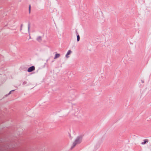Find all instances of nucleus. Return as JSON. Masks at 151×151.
<instances>
[{"label": "nucleus", "instance_id": "obj_1", "mask_svg": "<svg viewBox=\"0 0 151 151\" xmlns=\"http://www.w3.org/2000/svg\"><path fill=\"white\" fill-rule=\"evenodd\" d=\"M81 140L80 138H78L73 143V145L72 147V149L74 147L76 144L80 143L81 142Z\"/></svg>", "mask_w": 151, "mask_h": 151}, {"label": "nucleus", "instance_id": "obj_2", "mask_svg": "<svg viewBox=\"0 0 151 151\" xmlns=\"http://www.w3.org/2000/svg\"><path fill=\"white\" fill-rule=\"evenodd\" d=\"M35 70V67L34 66H32L29 68L28 70L27 71L28 72H31L34 70Z\"/></svg>", "mask_w": 151, "mask_h": 151}, {"label": "nucleus", "instance_id": "obj_3", "mask_svg": "<svg viewBox=\"0 0 151 151\" xmlns=\"http://www.w3.org/2000/svg\"><path fill=\"white\" fill-rule=\"evenodd\" d=\"M72 52V51L70 50H69L68 51L66 55L65 56L66 58H68L69 57L68 55H70L71 53Z\"/></svg>", "mask_w": 151, "mask_h": 151}, {"label": "nucleus", "instance_id": "obj_4", "mask_svg": "<svg viewBox=\"0 0 151 151\" xmlns=\"http://www.w3.org/2000/svg\"><path fill=\"white\" fill-rule=\"evenodd\" d=\"M37 40L39 42H41L42 41V37L40 36H39L37 38Z\"/></svg>", "mask_w": 151, "mask_h": 151}, {"label": "nucleus", "instance_id": "obj_5", "mask_svg": "<svg viewBox=\"0 0 151 151\" xmlns=\"http://www.w3.org/2000/svg\"><path fill=\"white\" fill-rule=\"evenodd\" d=\"M60 54H59L57 53L55 55V57L54 58V59H56L58 58H59L60 56Z\"/></svg>", "mask_w": 151, "mask_h": 151}, {"label": "nucleus", "instance_id": "obj_6", "mask_svg": "<svg viewBox=\"0 0 151 151\" xmlns=\"http://www.w3.org/2000/svg\"><path fill=\"white\" fill-rule=\"evenodd\" d=\"M144 142H142V145H144L145 144L146 142H148V140L147 139H145L144 140Z\"/></svg>", "mask_w": 151, "mask_h": 151}, {"label": "nucleus", "instance_id": "obj_7", "mask_svg": "<svg viewBox=\"0 0 151 151\" xmlns=\"http://www.w3.org/2000/svg\"><path fill=\"white\" fill-rule=\"evenodd\" d=\"M77 37V41H79L80 40V36L79 35H78Z\"/></svg>", "mask_w": 151, "mask_h": 151}, {"label": "nucleus", "instance_id": "obj_8", "mask_svg": "<svg viewBox=\"0 0 151 151\" xmlns=\"http://www.w3.org/2000/svg\"><path fill=\"white\" fill-rule=\"evenodd\" d=\"M30 9H31V6L30 5H29V12L30 13Z\"/></svg>", "mask_w": 151, "mask_h": 151}, {"label": "nucleus", "instance_id": "obj_9", "mask_svg": "<svg viewBox=\"0 0 151 151\" xmlns=\"http://www.w3.org/2000/svg\"><path fill=\"white\" fill-rule=\"evenodd\" d=\"M14 91V90H12V91H11L9 92V94H10L11 93V92H12V91Z\"/></svg>", "mask_w": 151, "mask_h": 151}, {"label": "nucleus", "instance_id": "obj_10", "mask_svg": "<svg viewBox=\"0 0 151 151\" xmlns=\"http://www.w3.org/2000/svg\"><path fill=\"white\" fill-rule=\"evenodd\" d=\"M29 26H28V31H29Z\"/></svg>", "mask_w": 151, "mask_h": 151}]
</instances>
